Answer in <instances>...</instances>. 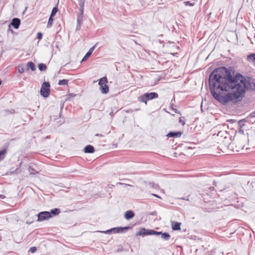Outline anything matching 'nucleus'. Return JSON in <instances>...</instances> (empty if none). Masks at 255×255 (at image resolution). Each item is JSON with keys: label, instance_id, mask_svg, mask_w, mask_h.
<instances>
[{"label": "nucleus", "instance_id": "obj_11", "mask_svg": "<svg viewBox=\"0 0 255 255\" xmlns=\"http://www.w3.org/2000/svg\"><path fill=\"white\" fill-rule=\"evenodd\" d=\"M97 44H96L94 46H93V47H92L91 48H90L89 51L87 52V53L85 54L84 57L83 58V59L82 60V62H84V61L87 60V59L91 55L93 51L95 49Z\"/></svg>", "mask_w": 255, "mask_h": 255}, {"label": "nucleus", "instance_id": "obj_24", "mask_svg": "<svg viewBox=\"0 0 255 255\" xmlns=\"http://www.w3.org/2000/svg\"><path fill=\"white\" fill-rule=\"evenodd\" d=\"M38 69L41 71H43L46 69V66L45 64L43 63H40L38 66Z\"/></svg>", "mask_w": 255, "mask_h": 255}, {"label": "nucleus", "instance_id": "obj_2", "mask_svg": "<svg viewBox=\"0 0 255 255\" xmlns=\"http://www.w3.org/2000/svg\"><path fill=\"white\" fill-rule=\"evenodd\" d=\"M209 83L214 99L223 104V67L215 69L210 74Z\"/></svg>", "mask_w": 255, "mask_h": 255}, {"label": "nucleus", "instance_id": "obj_38", "mask_svg": "<svg viewBox=\"0 0 255 255\" xmlns=\"http://www.w3.org/2000/svg\"><path fill=\"white\" fill-rule=\"evenodd\" d=\"M239 132H241V133H244V130L241 129L239 130Z\"/></svg>", "mask_w": 255, "mask_h": 255}, {"label": "nucleus", "instance_id": "obj_43", "mask_svg": "<svg viewBox=\"0 0 255 255\" xmlns=\"http://www.w3.org/2000/svg\"><path fill=\"white\" fill-rule=\"evenodd\" d=\"M245 138L246 140L247 139V138L245 136Z\"/></svg>", "mask_w": 255, "mask_h": 255}, {"label": "nucleus", "instance_id": "obj_40", "mask_svg": "<svg viewBox=\"0 0 255 255\" xmlns=\"http://www.w3.org/2000/svg\"><path fill=\"white\" fill-rule=\"evenodd\" d=\"M245 146V145H241V147H242V148H244Z\"/></svg>", "mask_w": 255, "mask_h": 255}, {"label": "nucleus", "instance_id": "obj_22", "mask_svg": "<svg viewBox=\"0 0 255 255\" xmlns=\"http://www.w3.org/2000/svg\"><path fill=\"white\" fill-rule=\"evenodd\" d=\"M248 60L249 61L255 62V54L252 53L248 56Z\"/></svg>", "mask_w": 255, "mask_h": 255}, {"label": "nucleus", "instance_id": "obj_14", "mask_svg": "<svg viewBox=\"0 0 255 255\" xmlns=\"http://www.w3.org/2000/svg\"><path fill=\"white\" fill-rule=\"evenodd\" d=\"M134 216V212L131 210H128L125 213V218L127 220H129Z\"/></svg>", "mask_w": 255, "mask_h": 255}, {"label": "nucleus", "instance_id": "obj_41", "mask_svg": "<svg viewBox=\"0 0 255 255\" xmlns=\"http://www.w3.org/2000/svg\"><path fill=\"white\" fill-rule=\"evenodd\" d=\"M182 200H185L186 199L185 198H181Z\"/></svg>", "mask_w": 255, "mask_h": 255}, {"label": "nucleus", "instance_id": "obj_33", "mask_svg": "<svg viewBox=\"0 0 255 255\" xmlns=\"http://www.w3.org/2000/svg\"><path fill=\"white\" fill-rule=\"evenodd\" d=\"M42 34L41 32H38L37 34V38L39 40H40L42 38Z\"/></svg>", "mask_w": 255, "mask_h": 255}, {"label": "nucleus", "instance_id": "obj_35", "mask_svg": "<svg viewBox=\"0 0 255 255\" xmlns=\"http://www.w3.org/2000/svg\"><path fill=\"white\" fill-rule=\"evenodd\" d=\"M152 195H153V196H155V197H157V198H160V197L158 195H156V194H152Z\"/></svg>", "mask_w": 255, "mask_h": 255}, {"label": "nucleus", "instance_id": "obj_18", "mask_svg": "<svg viewBox=\"0 0 255 255\" xmlns=\"http://www.w3.org/2000/svg\"><path fill=\"white\" fill-rule=\"evenodd\" d=\"M27 70H28L29 69H30L31 70V71H34L36 69L35 64L32 62H28V63L27 64Z\"/></svg>", "mask_w": 255, "mask_h": 255}, {"label": "nucleus", "instance_id": "obj_31", "mask_svg": "<svg viewBox=\"0 0 255 255\" xmlns=\"http://www.w3.org/2000/svg\"><path fill=\"white\" fill-rule=\"evenodd\" d=\"M246 122L245 120H240L239 121L238 124L240 125V127H242L244 126V123Z\"/></svg>", "mask_w": 255, "mask_h": 255}, {"label": "nucleus", "instance_id": "obj_10", "mask_svg": "<svg viewBox=\"0 0 255 255\" xmlns=\"http://www.w3.org/2000/svg\"><path fill=\"white\" fill-rule=\"evenodd\" d=\"M83 13H84V10H82V11H80V12L77 15V26H76V30L80 29L81 26L82 24L83 21Z\"/></svg>", "mask_w": 255, "mask_h": 255}, {"label": "nucleus", "instance_id": "obj_39", "mask_svg": "<svg viewBox=\"0 0 255 255\" xmlns=\"http://www.w3.org/2000/svg\"><path fill=\"white\" fill-rule=\"evenodd\" d=\"M222 134V132L221 131H219L218 133V135H220Z\"/></svg>", "mask_w": 255, "mask_h": 255}, {"label": "nucleus", "instance_id": "obj_12", "mask_svg": "<svg viewBox=\"0 0 255 255\" xmlns=\"http://www.w3.org/2000/svg\"><path fill=\"white\" fill-rule=\"evenodd\" d=\"M183 133V131H170L167 136L169 137H179Z\"/></svg>", "mask_w": 255, "mask_h": 255}, {"label": "nucleus", "instance_id": "obj_16", "mask_svg": "<svg viewBox=\"0 0 255 255\" xmlns=\"http://www.w3.org/2000/svg\"><path fill=\"white\" fill-rule=\"evenodd\" d=\"M159 233V235L161 236V238L165 241H168L170 238V236L168 233H162L161 232H158Z\"/></svg>", "mask_w": 255, "mask_h": 255}, {"label": "nucleus", "instance_id": "obj_23", "mask_svg": "<svg viewBox=\"0 0 255 255\" xmlns=\"http://www.w3.org/2000/svg\"><path fill=\"white\" fill-rule=\"evenodd\" d=\"M68 80L63 79V80H60L59 81L58 84L59 85L65 86V85H68Z\"/></svg>", "mask_w": 255, "mask_h": 255}, {"label": "nucleus", "instance_id": "obj_32", "mask_svg": "<svg viewBox=\"0 0 255 255\" xmlns=\"http://www.w3.org/2000/svg\"><path fill=\"white\" fill-rule=\"evenodd\" d=\"M30 252L32 253H34L36 251V248L35 247H32L30 248Z\"/></svg>", "mask_w": 255, "mask_h": 255}, {"label": "nucleus", "instance_id": "obj_28", "mask_svg": "<svg viewBox=\"0 0 255 255\" xmlns=\"http://www.w3.org/2000/svg\"><path fill=\"white\" fill-rule=\"evenodd\" d=\"M18 72L21 74L23 73L24 71V69L23 66L22 65H19L18 68Z\"/></svg>", "mask_w": 255, "mask_h": 255}, {"label": "nucleus", "instance_id": "obj_36", "mask_svg": "<svg viewBox=\"0 0 255 255\" xmlns=\"http://www.w3.org/2000/svg\"><path fill=\"white\" fill-rule=\"evenodd\" d=\"M5 196L3 195H0V198L1 199H4L5 198Z\"/></svg>", "mask_w": 255, "mask_h": 255}, {"label": "nucleus", "instance_id": "obj_21", "mask_svg": "<svg viewBox=\"0 0 255 255\" xmlns=\"http://www.w3.org/2000/svg\"><path fill=\"white\" fill-rule=\"evenodd\" d=\"M60 211L59 209L55 208L54 209L51 210V211L49 213H50L51 215L52 214L53 215H58L60 213Z\"/></svg>", "mask_w": 255, "mask_h": 255}, {"label": "nucleus", "instance_id": "obj_34", "mask_svg": "<svg viewBox=\"0 0 255 255\" xmlns=\"http://www.w3.org/2000/svg\"><path fill=\"white\" fill-rule=\"evenodd\" d=\"M172 110L174 111L175 113L180 114V111L177 110V109H173Z\"/></svg>", "mask_w": 255, "mask_h": 255}, {"label": "nucleus", "instance_id": "obj_27", "mask_svg": "<svg viewBox=\"0 0 255 255\" xmlns=\"http://www.w3.org/2000/svg\"><path fill=\"white\" fill-rule=\"evenodd\" d=\"M184 3L185 5L186 6H193L194 5V4L195 3L194 2H191L190 1H185L184 2Z\"/></svg>", "mask_w": 255, "mask_h": 255}, {"label": "nucleus", "instance_id": "obj_1", "mask_svg": "<svg viewBox=\"0 0 255 255\" xmlns=\"http://www.w3.org/2000/svg\"><path fill=\"white\" fill-rule=\"evenodd\" d=\"M255 90V79L236 72L233 67H224V104L237 103L245 97L247 92Z\"/></svg>", "mask_w": 255, "mask_h": 255}, {"label": "nucleus", "instance_id": "obj_42", "mask_svg": "<svg viewBox=\"0 0 255 255\" xmlns=\"http://www.w3.org/2000/svg\"><path fill=\"white\" fill-rule=\"evenodd\" d=\"M185 200L189 201V198H187V199H186Z\"/></svg>", "mask_w": 255, "mask_h": 255}, {"label": "nucleus", "instance_id": "obj_5", "mask_svg": "<svg viewBox=\"0 0 255 255\" xmlns=\"http://www.w3.org/2000/svg\"><path fill=\"white\" fill-rule=\"evenodd\" d=\"M50 93V84L48 82H44L42 84L40 89V94L44 98L49 96Z\"/></svg>", "mask_w": 255, "mask_h": 255}, {"label": "nucleus", "instance_id": "obj_20", "mask_svg": "<svg viewBox=\"0 0 255 255\" xmlns=\"http://www.w3.org/2000/svg\"><path fill=\"white\" fill-rule=\"evenodd\" d=\"M86 0H79V5L80 6V11L84 10V4Z\"/></svg>", "mask_w": 255, "mask_h": 255}, {"label": "nucleus", "instance_id": "obj_7", "mask_svg": "<svg viewBox=\"0 0 255 255\" xmlns=\"http://www.w3.org/2000/svg\"><path fill=\"white\" fill-rule=\"evenodd\" d=\"M159 233L153 230H148L142 228L136 233V236L159 235Z\"/></svg>", "mask_w": 255, "mask_h": 255}, {"label": "nucleus", "instance_id": "obj_19", "mask_svg": "<svg viewBox=\"0 0 255 255\" xmlns=\"http://www.w3.org/2000/svg\"><path fill=\"white\" fill-rule=\"evenodd\" d=\"M6 153V150L5 149L0 150V161L4 158Z\"/></svg>", "mask_w": 255, "mask_h": 255}, {"label": "nucleus", "instance_id": "obj_17", "mask_svg": "<svg viewBox=\"0 0 255 255\" xmlns=\"http://www.w3.org/2000/svg\"><path fill=\"white\" fill-rule=\"evenodd\" d=\"M180 223L174 222L172 224V229L174 231L179 230L180 229Z\"/></svg>", "mask_w": 255, "mask_h": 255}, {"label": "nucleus", "instance_id": "obj_13", "mask_svg": "<svg viewBox=\"0 0 255 255\" xmlns=\"http://www.w3.org/2000/svg\"><path fill=\"white\" fill-rule=\"evenodd\" d=\"M20 23V20L18 18H14L12 19L11 24L13 26V27L15 29H17L19 27V26Z\"/></svg>", "mask_w": 255, "mask_h": 255}, {"label": "nucleus", "instance_id": "obj_4", "mask_svg": "<svg viewBox=\"0 0 255 255\" xmlns=\"http://www.w3.org/2000/svg\"><path fill=\"white\" fill-rule=\"evenodd\" d=\"M108 82L106 77H104L99 80L100 90L103 94H107L109 92V86L106 84Z\"/></svg>", "mask_w": 255, "mask_h": 255}, {"label": "nucleus", "instance_id": "obj_26", "mask_svg": "<svg viewBox=\"0 0 255 255\" xmlns=\"http://www.w3.org/2000/svg\"><path fill=\"white\" fill-rule=\"evenodd\" d=\"M57 11H58V9L57 8V7H53L50 16L52 17H53L55 15V14L56 13Z\"/></svg>", "mask_w": 255, "mask_h": 255}, {"label": "nucleus", "instance_id": "obj_37", "mask_svg": "<svg viewBox=\"0 0 255 255\" xmlns=\"http://www.w3.org/2000/svg\"><path fill=\"white\" fill-rule=\"evenodd\" d=\"M251 115L252 117H255V113H253Z\"/></svg>", "mask_w": 255, "mask_h": 255}, {"label": "nucleus", "instance_id": "obj_8", "mask_svg": "<svg viewBox=\"0 0 255 255\" xmlns=\"http://www.w3.org/2000/svg\"><path fill=\"white\" fill-rule=\"evenodd\" d=\"M225 143L227 144V150L226 151L224 150V153H226V154H230L234 150V143L231 141V139L228 138L226 136L224 137V143Z\"/></svg>", "mask_w": 255, "mask_h": 255}, {"label": "nucleus", "instance_id": "obj_25", "mask_svg": "<svg viewBox=\"0 0 255 255\" xmlns=\"http://www.w3.org/2000/svg\"><path fill=\"white\" fill-rule=\"evenodd\" d=\"M52 17H53L50 16V17L49 18L47 25V27L48 28L51 27L52 25V23H53V18Z\"/></svg>", "mask_w": 255, "mask_h": 255}, {"label": "nucleus", "instance_id": "obj_15", "mask_svg": "<svg viewBox=\"0 0 255 255\" xmlns=\"http://www.w3.org/2000/svg\"><path fill=\"white\" fill-rule=\"evenodd\" d=\"M94 151V147L91 145H88L84 148V152L85 153H93Z\"/></svg>", "mask_w": 255, "mask_h": 255}, {"label": "nucleus", "instance_id": "obj_29", "mask_svg": "<svg viewBox=\"0 0 255 255\" xmlns=\"http://www.w3.org/2000/svg\"><path fill=\"white\" fill-rule=\"evenodd\" d=\"M184 117H180L179 120V123H181L183 126L185 125V122L184 120Z\"/></svg>", "mask_w": 255, "mask_h": 255}, {"label": "nucleus", "instance_id": "obj_3", "mask_svg": "<svg viewBox=\"0 0 255 255\" xmlns=\"http://www.w3.org/2000/svg\"><path fill=\"white\" fill-rule=\"evenodd\" d=\"M158 94L155 92L146 93L138 97V100L141 103L147 104V101L158 98Z\"/></svg>", "mask_w": 255, "mask_h": 255}, {"label": "nucleus", "instance_id": "obj_6", "mask_svg": "<svg viewBox=\"0 0 255 255\" xmlns=\"http://www.w3.org/2000/svg\"><path fill=\"white\" fill-rule=\"evenodd\" d=\"M130 228L129 227H116L113 228L111 229L105 231H101L100 232L105 233L106 234H109L111 233H119L123 232L125 230H128Z\"/></svg>", "mask_w": 255, "mask_h": 255}, {"label": "nucleus", "instance_id": "obj_30", "mask_svg": "<svg viewBox=\"0 0 255 255\" xmlns=\"http://www.w3.org/2000/svg\"><path fill=\"white\" fill-rule=\"evenodd\" d=\"M28 171L30 172V174H35V172H34L35 170H34V169L32 167H31V166L29 167Z\"/></svg>", "mask_w": 255, "mask_h": 255}, {"label": "nucleus", "instance_id": "obj_9", "mask_svg": "<svg viewBox=\"0 0 255 255\" xmlns=\"http://www.w3.org/2000/svg\"><path fill=\"white\" fill-rule=\"evenodd\" d=\"M51 217V215L49 212L43 211L41 212L38 214V221H42L48 219Z\"/></svg>", "mask_w": 255, "mask_h": 255}]
</instances>
